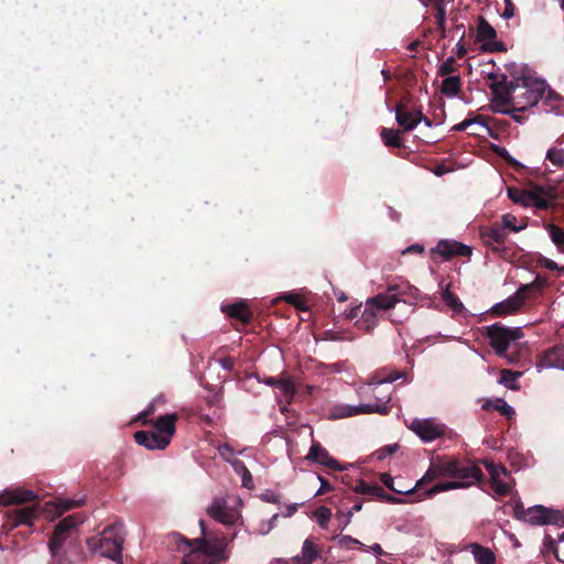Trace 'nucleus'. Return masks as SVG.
Here are the masks:
<instances>
[{
    "label": "nucleus",
    "mask_w": 564,
    "mask_h": 564,
    "mask_svg": "<svg viewBox=\"0 0 564 564\" xmlns=\"http://www.w3.org/2000/svg\"><path fill=\"white\" fill-rule=\"evenodd\" d=\"M541 264H542V267H544L545 269L551 270V271L560 270L557 263L547 258H543L541 260Z\"/></svg>",
    "instance_id": "obj_63"
},
{
    "label": "nucleus",
    "mask_w": 564,
    "mask_h": 564,
    "mask_svg": "<svg viewBox=\"0 0 564 564\" xmlns=\"http://www.w3.org/2000/svg\"><path fill=\"white\" fill-rule=\"evenodd\" d=\"M123 525L118 522L108 524L100 534L87 539V546L94 553L113 561L121 558L124 541Z\"/></svg>",
    "instance_id": "obj_4"
},
{
    "label": "nucleus",
    "mask_w": 564,
    "mask_h": 564,
    "mask_svg": "<svg viewBox=\"0 0 564 564\" xmlns=\"http://www.w3.org/2000/svg\"><path fill=\"white\" fill-rule=\"evenodd\" d=\"M462 90V79L459 76H447L444 78L441 93L447 97L457 96Z\"/></svg>",
    "instance_id": "obj_28"
},
{
    "label": "nucleus",
    "mask_w": 564,
    "mask_h": 564,
    "mask_svg": "<svg viewBox=\"0 0 564 564\" xmlns=\"http://www.w3.org/2000/svg\"><path fill=\"white\" fill-rule=\"evenodd\" d=\"M457 70L456 61L454 57H447L438 67L437 75L441 77L448 76Z\"/></svg>",
    "instance_id": "obj_39"
},
{
    "label": "nucleus",
    "mask_w": 564,
    "mask_h": 564,
    "mask_svg": "<svg viewBox=\"0 0 564 564\" xmlns=\"http://www.w3.org/2000/svg\"><path fill=\"white\" fill-rule=\"evenodd\" d=\"M547 93L545 91L542 99H544V104L550 106L552 109L557 107V102L561 100V96L552 90L551 88H547Z\"/></svg>",
    "instance_id": "obj_48"
},
{
    "label": "nucleus",
    "mask_w": 564,
    "mask_h": 564,
    "mask_svg": "<svg viewBox=\"0 0 564 564\" xmlns=\"http://www.w3.org/2000/svg\"><path fill=\"white\" fill-rule=\"evenodd\" d=\"M497 33L494 26L481 15L478 17L477 41L482 43L487 52H505L507 48L502 42L496 41Z\"/></svg>",
    "instance_id": "obj_13"
},
{
    "label": "nucleus",
    "mask_w": 564,
    "mask_h": 564,
    "mask_svg": "<svg viewBox=\"0 0 564 564\" xmlns=\"http://www.w3.org/2000/svg\"><path fill=\"white\" fill-rule=\"evenodd\" d=\"M496 152L498 155L503 159L506 163H508L510 166L514 167L516 171L522 170L524 166L519 163L505 148L497 149Z\"/></svg>",
    "instance_id": "obj_45"
},
{
    "label": "nucleus",
    "mask_w": 564,
    "mask_h": 564,
    "mask_svg": "<svg viewBox=\"0 0 564 564\" xmlns=\"http://www.w3.org/2000/svg\"><path fill=\"white\" fill-rule=\"evenodd\" d=\"M471 248L456 240L443 239L431 249V254L434 258L436 254L444 260H451L454 257H470Z\"/></svg>",
    "instance_id": "obj_15"
},
{
    "label": "nucleus",
    "mask_w": 564,
    "mask_h": 564,
    "mask_svg": "<svg viewBox=\"0 0 564 564\" xmlns=\"http://www.w3.org/2000/svg\"><path fill=\"white\" fill-rule=\"evenodd\" d=\"M525 511L527 509H524L522 503H517L514 507V517L519 520L528 521V516Z\"/></svg>",
    "instance_id": "obj_57"
},
{
    "label": "nucleus",
    "mask_w": 564,
    "mask_h": 564,
    "mask_svg": "<svg viewBox=\"0 0 564 564\" xmlns=\"http://www.w3.org/2000/svg\"><path fill=\"white\" fill-rule=\"evenodd\" d=\"M318 479L321 481V487L317 490L316 496L323 495V494L328 492V491H330L333 489L330 484L325 478H323L322 476H318Z\"/></svg>",
    "instance_id": "obj_59"
},
{
    "label": "nucleus",
    "mask_w": 564,
    "mask_h": 564,
    "mask_svg": "<svg viewBox=\"0 0 564 564\" xmlns=\"http://www.w3.org/2000/svg\"><path fill=\"white\" fill-rule=\"evenodd\" d=\"M546 230L550 235L553 243L561 250L564 251V229L554 224H549Z\"/></svg>",
    "instance_id": "obj_35"
},
{
    "label": "nucleus",
    "mask_w": 564,
    "mask_h": 564,
    "mask_svg": "<svg viewBox=\"0 0 564 564\" xmlns=\"http://www.w3.org/2000/svg\"><path fill=\"white\" fill-rule=\"evenodd\" d=\"M284 301L291 305H293L299 311H306L307 305L303 296L296 293H286L283 296Z\"/></svg>",
    "instance_id": "obj_38"
},
{
    "label": "nucleus",
    "mask_w": 564,
    "mask_h": 564,
    "mask_svg": "<svg viewBox=\"0 0 564 564\" xmlns=\"http://www.w3.org/2000/svg\"><path fill=\"white\" fill-rule=\"evenodd\" d=\"M306 459L321 464L333 470H343L344 467L329 455L328 451L324 448L318 442H313Z\"/></svg>",
    "instance_id": "obj_19"
},
{
    "label": "nucleus",
    "mask_w": 564,
    "mask_h": 564,
    "mask_svg": "<svg viewBox=\"0 0 564 564\" xmlns=\"http://www.w3.org/2000/svg\"><path fill=\"white\" fill-rule=\"evenodd\" d=\"M199 527L202 536L198 539L189 540L178 533H175L174 538L180 539L186 547H192V545L197 546V549L204 551L209 558L217 561V564L220 561H225L227 558L226 547L228 544L226 538H219L213 533H208L204 520H199Z\"/></svg>",
    "instance_id": "obj_6"
},
{
    "label": "nucleus",
    "mask_w": 564,
    "mask_h": 564,
    "mask_svg": "<svg viewBox=\"0 0 564 564\" xmlns=\"http://www.w3.org/2000/svg\"><path fill=\"white\" fill-rule=\"evenodd\" d=\"M519 78L508 80L506 75L498 83L489 85L496 107H508L511 105L514 93L519 90Z\"/></svg>",
    "instance_id": "obj_12"
},
{
    "label": "nucleus",
    "mask_w": 564,
    "mask_h": 564,
    "mask_svg": "<svg viewBox=\"0 0 564 564\" xmlns=\"http://www.w3.org/2000/svg\"><path fill=\"white\" fill-rule=\"evenodd\" d=\"M380 137L386 147L401 148L403 147V140L401 138V131L392 128H382Z\"/></svg>",
    "instance_id": "obj_27"
},
{
    "label": "nucleus",
    "mask_w": 564,
    "mask_h": 564,
    "mask_svg": "<svg viewBox=\"0 0 564 564\" xmlns=\"http://www.w3.org/2000/svg\"><path fill=\"white\" fill-rule=\"evenodd\" d=\"M508 196L513 203H520L523 205L528 204L524 202V198L527 197V192H524V191L517 189V188H509Z\"/></svg>",
    "instance_id": "obj_51"
},
{
    "label": "nucleus",
    "mask_w": 564,
    "mask_h": 564,
    "mask_svg": "<svg viewBox=\"0 0 564 564\" xmlns=\"http://www.w3.org/2000/svg\"><path fill=\"white\" fill-rule=\"evenodd\" d=\"M223 312L230 318L237 319L245 325L249 324L253 318V313L245 302L225 305L223 306Z\"/></svg>",
    "instance_id": "obj_25"
},
{
    "label": "nucleus",
    "mask_w": 564,
    "mask_h": 564,
    "mask_svg": "<svg viewBox=\"0 0 564 564\" xmlns=\"http://www.w3.org/2000/svg\"><path fill=\"white\" fill-rule=\"evenodd\" d=\"M497 111L501 112V113H506V115H510L511 118L516 121V122H519V123H522L524 121V117L523 116H520V115H517L516 112H520L519 110H516L513 108V106L511 108H500V109H496Z\"/></svg>",
    "instance_id": "obj_55"
},
{
    "label": "nucleus",
    "mask_w": 564,
    "mask_h": 564,
    "mask_svg": "<svg viewBox=\"0 0 564 564\" xmlns=\"http://www.w3.org/2000/svg\"><path fill=\"white\" fill-rule=\"evenodd\" d=\"M501 227L506 229H510L513 232H518L524 228V226H517V217L512 214H505L502 216V225Z\"/></svg>",
    "instance_id": "obj_46"
},
{
    "label": "nucleus",
    "mask_w": 564,
    "mask_h": 564,
    "mask_svg": "<svg viewBox=\"0 0 564 564\" xmlns=\"http://www.w3.org/2000/svg\"><path fill=\"white\" fill-rule=\"evenodd\" d=\"M507 237L508 234L505 231V228L498 223L480 230V238L484 245L502 259L510 257L509 248L505 245Z\"/></svg>",
    "instance_id": "obj_10"
},
{
    "label": "nucleus",
    "mask_w": 564,
    "mask_h": 564,
    "mask_svg": "<svg viewBox=\"0 0 564 564\" xmlns=\"http://www.w3.org/2000/svg\"><path fill=\"white\" fill-rule=\"evenodd\" d=\"M519 79V90L514 93L510 106H513L516 110L524 111L535 106L543 98L546 83L545 80L528 77Z\"/></svg>",
    "instance_id": "obj_7"
},
{
    "label": "nucleus",
    "mask_w": 564,
    "mask_h": 564,
    "mask_svg": "<svg viewBox=\"0 0 564 564\" xmlns=\"http://www.w3.org/2000/svg\"><path fill=\"white\" fill-rule=\"evenodd\" d=\"M402 377V373L399 371H391L388 376L381 377V375H376L370 381V384H376L373 388V395L376 399L375 403L360 404L358 406H346L339 413V416H354L358 414H370L378 413L381 415H387L390 413L389 402L391 401V392L387 389L382 388V383H392Z\"/></svg>",
    "instance_id": "obj_3"
},
{
    "label": "nucleus",
    "mask_w": 564,
    "mask_h": 564,
    "mask_svg": "<svg viewBox=\"0 0 564 564\" xmlns=\"http://www.w3.org/2000/svg\"><path fill=\"white\" fill-rule=\"evenodd\" d=\"M361 509H362V502H361V501H359V502L355 503V505L350 508V510L347 512V517H346V520H345L344 527H347V525L349 524V522H350V519H351L352 514H354L355 512H359Z\"/></svg>",
    "instance_id": "obj_58"
},
{
    "label": "nucleus",
    "mask_w": 564,
    "mask_h": 564,
    "mask_svg": "<svg viewBox=\"0 0 564 564\" xmlns=\"http://www.w3.org/2000/svg\"><path fill=\"white\" fill-rule=\"evenodd\" d=\"M455 467L453 468V481L437 482L422 492V499L432 498L433 496L453 489L468 488L475 484L482 481L484 473L476 464L455 458Z\"/></svg>",
    "instance_id": "obj_2"
},
{
    "label": "nucleus",
    "mask_w": 564,
    "mask_h": 564,
    "mask_svg": "<svg viewBox=\"0 0 564 564\" xmlns=\"http://www.w3.org/2000/svg\"><path fill=\"white\" fill-rule=\"evenodd\" d=\"M381 481L383 482V485L389 488L390 490L392 491H395V492H400L399 490H397L394 487H393V478L391 477V475L389 474H382L381 475Z\"/></svg>",
    "instance_id": "obj_61"
},
{
    "label": "nucleus",
    "mask_w": 564,
    "mask_h": 564,
    "mask_svg": "<svg viewBox=\"0 0 564 564\" xmlns=\"http://www.w3.org/2000/svg\"><path fill=\"white\" fill-rule=\"evenodd\" d=\"M549 285V281L546 278L538 275L533 282L528 284H522L521 286H527L525 295L530 297L536 296L544 288Z\"/></svg>",
    "instance_id": "obj_34"
},
{
    "label": "nucleus",
    "mask_w": 564,
    "mask_h": 564,
    "mask_svg": "<svg viewBox=\"0 0 564 564\" xmlns=\"http://www.w3.org/2000/svg\"><path fill=\"white\" fill-rule=\"evenodd\" d=\"M442 300L446 303V305L451 306L455 311H458L463 307L458 296L451 292L448 288L443 291Z\"/></svg>",
    "instance_id": "obj_40"
},
{
    "label": "nucleus",
    "mask_w": 564,
    "mask_h": 564,
    "mask_svg": "<svg viewBox=\"0 0 564 564\" xmlns=\"http://www.w3.org/2000/svg\"><path fill=\"white\" fill-rule=\"evenodd\" d=\"M154 405L150 404L147 410L138 415V421H140L143 425L152 423L153 421L149 420V417L154 413Z\"/></svg>",
    "instance_id": "obj_54"
},
{
    "label": "nucleus",
    "mask_w": 564,
    "mask_h": 564,
    "mask_svg": "<svg viewBox=\"0 0 564 564\" xmlns=\"http://www.w3.org/2000/svg\"><path fill=\"white\" fill-rule=\"evenodd\" d=\"M545 159L549 160L554 166H564V149L550 148L546 152Z\"/></svg>",
    "instance_id": "obj_36"
},
{
    "label": "nucleus",
    "mask_w": 564,
    "mask_h": 564,
    "mask_svg": "<svg viewBox=\"0 0 564 564\" xmlns=\"http://www.w3.org/2000/svg\"><path fill=\"white\" fill-rule=\"evenodd\" d=\"M496 152L498 155L503 159L506 163H508L510 166L514 167L516 171L522 170L524 166L519 163L505 148L497 149Z\"/></svg>",
    "instance_id": "obj_44"
},
{
    "label": "nucleus",
    "mask_w": 564,
    "mask_h": 564,
    "mask_svg": "<svg viewBox=\"0 0 564 564\" xmlns=\"http://www.w3.org/2000/svg\"><path fill=\"white\" fill-rule=\"evenodd\" d=\"M177 543V549L182 552L188 551L182 561V564H217V561L209 558V556L197 549V546L192 545V547H186L180 539H175Z\"/></svg>",
    "instance_id": "obj_21"
},
{
    "label": "nucleus",
    "mask_w": 564,
    "mask_h": 564,
    "mask_svg": "<svg viewBox=\"0 0 564 564\" xmlns=\"http://www.w3.org/2000/svg\"><path fill=\"white\" fill-rule=\"evenodd\" d=\"M354 490H355V492L360 494V495H368V496H373V497H378V498H379V495H383L382 487H380L379 485H369L364 479L358 480Z\"/></svg>",
    "instance_id": "obj_33"
},
{
    "label": "nucleus",
    "mask_w": 564,
    "mask_h": 564,
    "mask_svg": "<svg viewBox=\"0 0 564 564\" xmlns=\"http://www.w3.org/2000/svg\"><path fill=\"white\" fill-rule=\"evenodd\" d=\"M528 194H535V195H540V196H545V197H547L550 199H555L556 198V193H555L554 188H546V187H543L541 185H535L532 189L527 192V195Z\"/></svg>",
    "instance_id": "obj_47"
},
{
    "label": "nucleus",
    "mask_w": 564,
    "mask_h": 564,
    "mask_svg": "<svg viewBox=\"0 0 564 564\" xmlns=\"http://www.w3.org/2000/svg\"><path fill=\"white\" fill-rule=\"evenodd\" d=\"M455 467L454 457L437 456L433 458L430 466L421 479L416 481L413 489L408 490L406 494H412L414 490H422L424 486L433 482L441 477H452L453 468Z\"/></svg>",
    "instance_id": "obj_9"
},
{
    "label": "nucleus",
    "mask_w": 564,
    "mask_h": 564,
    "mask_svg": "<svg viewBox=\"0 0 564 564\" xmlns=\"http://www.w3.org/2000/svg\"><path fill=\"white\" fill-rule=\"evenodd\" d=\"M321 549L316 544V542L307 538L303 542L301 555H295L292 557L293 564H312L319 557Z\"/></svg>",
    "instance_id": "obj_23"
},
{
    "label": "nucleus",
    "mask_w": 564,
    "mask_h": 564,
    "mask_svg": "<svg viewBox=\"0 0 564 564\" xmlns=\"http://www.w3.org/2000/svg\"><path fill=\"white\" fill-rule=\"evenodd\" d=\"M207 513L210 518L225 525L235 524L239 518V514L228 507L224 498L215 499L208 507Z\"/></svg>",
    "instance_id": "obj_17"
},
{
    "label": "nucleus",
    "mask_w": 564,
    "mask_h": 564,
    "mask_svg": "<svg viewBox=\"0 0 564 564\" xmlns=\"http://www.w3.org/2000/svg\"><path fill=\"white\" fill-rule=\"evenodd\" d=\"M491 489L495 491V494L499 497H506L511 491V486L506 482L502 477H499L498 479H494L489 481Z\"/></svg>",
    "instance_id": "obj_37"
},
{
    "label": "nucleus",
    "mask_w": 564,
    "mask_h": 564,
    "mask_svg": "<svg viewBox=\"0 0 564 564\" xmlns=\"http://www.w3.org/2000/svg\"><path fill=\"white\" fill-rule=\"evenodd\" d=\"M525 513L528 516L527 522L531 524H564V516L558 510L550 509L541 505L528 508Z\"/></svg>",
    "instance_id": "obj_14"
},
{
    "label": "nucleus",
    "mask_w": 564,
    "mask_h": 564,
    "mask_svg": "<svg viewBox=\"0 0 564 564\" xmlns=\"http://www.w3.org/2000/svg\"><path fill=\"white\" fill-rule=\"evenodd\" d=\"M471 549L477 564H495V554L488 547L475 543Z\"/></svg>",
    "instance_id": "obj_30"
},
{
    "label": "nucleus",
    "mask_w": 564,
    "mask_h": 564,
    "mask_svg": "<svg viewBox=\"0 0 564 564\" xmlns=\"http://www.w3.org/2000/svg\"><path fill=\"white\" fill-rule=\"evenodd\" d=\"M491 122H496V119L478 115L473 119H465L462 122L455 124L452 128V130L453 131H465L469 126L477 123V124H480L481 127L486 128L488 131V134L491 138L497 139L498 138L497 133L492 132V130L490 128Z\"/></svg>",
    "instance_id": "obj_26"
},
{
    "label": "nucleus",
    "mask_w": 564,
    "mask_h": 564,
    "mask_svg": "<svg viewBox=\"0 0 564 564\" xmlns=\"http://www.w3.org/2000/svg\"><path fill=\"white\" fill-rule=\"evenodd\" d=\"M79 506V502L78 501H74V500H61L57 505V508L61 509V512H64V511H67V510H70L75 507Z\"/></svg>",
    "instance_id": "obj_56"
},
{
    "label": "nucleus",
    "mask_w": 564,
    "mask_h": 564,
    "mask_svg": "<svg viewBox=\"0 0 564 564\" xmlns=\"http://www.w3.org/2000/svg\"><path fill=\"white\" fill-rule=\"evenodd\" d=\"M395 120L400 127H402L403 131L413 130L422 120L426 122L427 126L431 124L429 118H426L421 111L415 113L405 109L404 105L399 102L395 107Z\"/></svg>",
    "instance_id": "obj_18"
},
{
    "label": "nucleus",
    "mask_w": 564,
    "mask_h": 564,
    "mask_svg": "<svg viewBox=\"0 0 564 564\" xmlns=\"http://www.w3.org/2000/svg\"><path fill=\"white\" fill-rule=\"evenodd\" d=\"M278 388L284 393V394H293L295 392V388L292 381L289 379H280Z\"/></svg>",
    "instance_id": "obj_53"
},
{
    "label": "nucleus",
    "mask_w": 564,
    "mask_h": 564,
    "mask_svg": "<svg viewBox=\"0 0 564 564\" xmlns=\"http://www.w3.org/2000/svg\"><path fill=\"white\" fill-rule=\"evenodd\" d=\"M527 198L538 209L546 210L552 206L550 199H547V197H544V196H540V195H535V194H528Z\"/></svg>",
    "instance_id": "obj_42"
},
{
    "label": "nucleus",
    "mask_w": 564,
    "mask_h": 564,
    "mask_svg": "<svg viewBox=\"0 0 564 564\" xmlns=\"http://www.w3.org/2000/svg\"><path fill=\"white\" fill-rule=\"evenodd\" d=\"M399 286L389 285L386 293H379L366 301L361 316L356 321V326L365 332H371L378 324V313L393 308L400 302Z\"/></svg>",
    "instance_id": "obj_5"
},
{
    "label": "nucleus",
    "mask_w": 564,
    "mask_h": 564,
    "mask_svg": "<svg viewBox=\"0 0 564 564\" xmlns=\"http://www.w3.org/2000/svg\"><path fill=\"white\" fill-rule=\"evenodd\" d=\"M539 366L564 370V345H555L549 348L540 358Z\"/></svg>",
    "instance_id": "obj_22"
},
{
    "label": "nucleus",
    "mask_w": 564,
    "mask_h": 564,
    "mask_svg": "<svg viewBox=\"0 0 564 564\" xmlns=\"http://www.w3.org/2000/svg\"><path fill=\"white\" fill-rule=\"evenodd\" d=\"M408 427L424 443L445 436L447 430L445 424L437 423L434 419H414Z\"/></svg>",
    "instance_id": "obj_11"
},
{
    "label": "nucleus",
    "mask_w": 564,
    "mask_h": 564,
    "mask_svg": "<svg viewBox=\"0 0 564 564\" xmlns=\"http://www.w3.org/2000/svg\"><path fill=\"white\" fill-rule=\"evenodd\" d=\"M39 496L24 488L6 489L0 494V533L26 527L30 529L39 516Z\"/></svg>",
    "instance_id": "obj_1"
},
{
    "label": "nucleus",
    "mask_w": 564,
    "mask_h": 564,
    "mask_svg": "<svg viewBox=\"0 0 564 564\" xmlns=\"http://www.w3.org/2000/svg\"><path fill=\"white\" fill-rule=\"evenodd\" d=\"M482 464L489 474V481L499 477L510 476V471L502 464H495L492 460L484 459Z\"/></svg>",
    "instance_id": "obj_32"
},
{
    "label": "nucleus",
    "mask_w": 564,
    "mask_h": 564,
    "mask_svg": "<svg viewBox=\"0 0 564 564\" xmlns=\"http://www.w3.org/2000/svg\"><path fill=\"white\" fill-rule=\"evenodd\" d=\"M521 376V372L513 371L510 369H502L500 371L499 383L503 384L508 389L519 390L520 386L518 384V379Z\"/></svg>",
    "instance_id": "obj_31"
},
{
    "label": "nucleus",
    "mask_w": 564,
    "mask_h": 564,
    "mask_svg": "<svg viewBox=\"0 0 564 564\" xmlns=\"http://www.w3.org/2000/svg\"><path fill=\"white\" fill-rule=\"evenodd\" d=\"M514 15V6L511 0H506V7L502 13L505 19H510Z\"/></svg>",
    "instance_id": "obj_60"
},
{
    "label": "nucleus",
    "mask_w": 564,
    "mask_h": 564,
    "mask_svg": "<svg viewBox=\"0 0 564 564\" xmlns=\"http://www.w3.org/2000/svg\"><path fill=\"white\" fill-rule=\"evenodd\" d=\"M485 335L488 337L490 346L496 354L498 356H506L511 340L520 338L522 332L520 328L510 329L500 324H494L485 327Z\"/></svg>",
    "instance_id": "obj_8"
},
{
    "label": "nucleus",
    "mask_w": 564,
    "mask_h": 564,
    "mask_svg": "<svg viewBox=\"0 0 564 564\" xmlns=\"http://www.w3.org/2000/svg\"><path fill=\"white\" fill-rule=\"evenodd\" d=\"M177 413L160 415L156 420L152 422V425L156 430V434H160L162 436H169V441L171 442L172 436L176 432L175 423L177 422Z\"/></svg>",
    "instance_id": "obj_24"
},
{
    "label": "nucleus",
    "mask_w": 564,
    "mask_h": 564,
    "mask_svg": "<svg viewBox=\"0 0 564 564\" xmlns=\"http://www.w3.org/2000/svg\"><path fill=\"white\" fill-rule=\"evenodd\" d=\"M333 539L337 540V543L340 546H346V545H349V544H354V545H360L361 549L366 550V546L360 541H358L357 539L352 538L351 535H336Z\"/></svg>",
    "instance_id": "obj_50"
},
{
    "label": "nucleus",
    "mask_w": 564,
    "mask_h": 564,
    "mask_svg": "<svg viewBox=\"0 0 564 564\" xmlns=\"http://www.w3.org/2000/svg\"><path fill=\"white\" fill-rule=\"evenodd\" d=\"M546 544L549 545L550 550L554 553L555 557L564 563V552L561 554V547L558 544L555 543L550 536L546 538Z\"/></svg>",
    "instance_id": "obj_52"
},
{
    "label": "nucleus",
    "mask_w": 564,
    "mask_h": 564,
    "mask_svg": "<svg viewBox=\"0 0 564 564\" xmlns=\"http://www.w3.org/2000/svg\"><path fill=\"white\" fill-rule=\"evenodd\" d=\"M505 76H506V74H503V73H497V72L490 70L487 73L486 77L490 80V84H496L501 79V77H505Z\"/></svg>",
    "instance_id": "obj_64"
},
{
    "label": "nucleus",
    "mask_w": 564,
    "mask_h": 564,
    "mask_svg": "<svg viewBox=\"0 0 564 564\" xmlns=\"http://www.w3.org/2000/svg\"><path fill=\"white\" fill-rule=\"evenodd\" d=\"M496 152L498 155L503 159L506 163H508L510 166L514 167L516 171L522 170L524 166L519 163L505 148L497 149Z\"/></svg>",
    "instance_id": "obj_43"
},
{
    "label": "nucleus",
    "mask_w": 564,
    "mask_h": 564,
    "mask_svg": "<svg viewBox=\"0 0 564 564\" xmlns=\"http://www.w3.org/2000/svg\"><path fill=\"white\" fill-rule=\"evenodd\" d=\"M379 499L386 501V502H389V503H401L403 502L402 499L400 498H397L392 495H389L387 494L384 490H383V495H379Z\"/></svg>",
    "instance_id": "obj_62"
},
{
    "label": "nucleus",
    "mask_w": 564,
    "mask_h": 564,
    "mask_svg": "<svg viewBox=\"0 0 564 564\" xmlns=\"http://www.w3.org/2000/svg\"><path fill=\"white\" fill-rule=\"evenodd\" d=\"M316 519H317V522L319 524V527H322L323 529L327 528L328 525V522L330 520V517H332V511L329 508L327 507H319L315 510L314 512Z\"/></svg>",
    "instance_id": "obj_41"
},
{
    "label": "nucleus",
    "mask_w": 564,
    "mask_h": 564,
    "mask_svg": "<svg viewBox=\"0 0 564 564\" xmlns=\"http://www.w3.org/2000/svg\"><path fill=\"white\" fill-rule=\"evenodd\" d=\"M399 449L398 444H390L378 449L375 455L378 460H383L386 457L393 455Z\"/></svg>",
    "instance_id": "obj_49"
},
{
    "label": "nucleus",
    "mask_w": 564,
    "mask_h": 564,
    "mask_svg": "<svg viewBox=\"0 0 564 564\" xmlns=\"http://www.w3.org/2000/svg\"><path fill=\"white\" fill-rule=\"evenodd\" d=\"M137 444L148 449H165L169 444V436H162L155 432L138 431L133 435Z\"/></svg>",
    "instance_id": "obj_20"
},
{
    "label": "nucleus",
    "mask_w": 564,
    "mask_h": 564,
    "mask_svg": "<svg viewBox=\"0 0 564 564\" xmlns=\"http://www.w3.org/2000/svg\"><path fill=\"white\" fill-rule=\"evenodd\" d=\"M527 286H520L516 293L507 300L492 306L491 313L496 316L513 314L520 310L529 296L525 295Z\"/></svg>",
    "instance_id": "obj_16"
},
{
    "label": "nucleus",
    "mask_w": 564,
    "mask_h": 564,
    "mask_svg": "<svg viewBox=\"0 0 564 564\" xmlns=\"http://www.w3.org/2000/svg\"><path fill=\"white\" fill-rule=\"evenodd\" d=\"M482 409L484 410H490V409H494L496 411H498L502 416H505L506 419L508 420H511L514 415H516V411L514 409L509 405L505 400L502 399H497L495 402L492 401H487L484 405H482Z\"/></svg>",
    "instance_id": "obj_29"
}]
</instances>
